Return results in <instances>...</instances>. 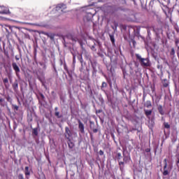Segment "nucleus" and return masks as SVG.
I'll use <instances>...</instances> for the list:
<instances>
[{
	"instance_id": "30",
	"label": "nucleus",
	"mask_w": 179,
	"mask_h": 179,
	"mask_svg": "<svg viewBox=\"0 0 179 179\" xmlns=\"http://www.w3.org/2000/svg\"><path fill=\"white\" fill-rule=\"evenodd\" d=\"M103 87H107V83L106 82L102 83L101 89H103Z\"/></svg>"
},
{
	"instance_id": "47",
	"label": "nucleus",
	"mask_w": 179,
	"mask_h": 179,
	"mask_svg": "<svg viewBox=\"0 0 179 179\" xmlns=\"http://www.w3.org/2000/svg\"><path fill=\"white\" fill-rule=\"evenodd\" d=\"M35 55H36V52H35Z\"/></svg>"
},
{
	"instance_id": "40",
	"label": "nucleus",
	"mask_w": 179,
	"mask_h": 179,
	"mask_svg": "<svg viewBox=\"0 0 179 179\" xmlns=\"http://www.w3.org/2000/svg\"><path fill=\"white\" fill-rule=\"evenodd\" d=\"M145 152L146 153H149V152H150V148H146Z\"/></svg>"
},
{
	"instance_id": "31",
	"label": "nucleus",
	"mask_w": 179,
	"mask_h": 179,
	"mask_svg": "<svg viewBox=\"0 0 179 179\" xmlns=\"http://www.w3.org/2000/svg\"><path fill=\"white\" fill-rule=\"evenodd\" d=\"M132 43L133 47H135V45L136 44V41L135 40H131L130 42V44Z\"/></svg>"
},
{
	"instance_id": "3",
	"label": "nucleus",
	"mask_w": 179,
	"mask_h": 179,
	"mask_svg": "<svg viewBox=\"0 0 179 179\" xmlns=\"http://www.w3.org/2000/svg\"><path fill=\"white\" fill-rule=\"evenodd\" d=\"M72 131H71V129L69 127H65V132H64V136L65 138L69 141V142H71V138H72Z\"/></svg>"
},
{
	"instance_id": "12",
	"label": "nucleus",
	"mask_w": 179,
	"mask_h": 179,
	"mask_svg": "<svg viewBox=\"0 0 179 179\" xmlns=\"http://www.w3.org/2000/svg\"><path fill=\"white\" fill-rule=\"evenodd\" d=\"M18 87H19V84L17 83V80H15L13 84V90H15V92H16V90H17Z\"/></svg>"
},
{
	"instance_id": "38",
	"label": "nucleus",
	"mask_w": 179,
	"mask_h": 179,
	"mask_svg": "<svg viewBox=\"0 0 179 179\" xmlns=\"http://www.w3.org/2000/svg\"><path fill=\"white\" fill-rule=\"evenodd\" d=\"M99 155H100V156H103V155H104V152L103 150H100Z\"/></svg>"
},
{
	"instance_id": "21",
	"label": "nucleus",
	"mask_w": 179,
	"mask_h": 179,
	"mask_svg": "<svg viewBox=\"0 0 179 179\" xmlns=\"http://www.w3.org/2000/svg\"><path fill=\"white\" fill-rule=\"evenodd\" d=\"M6 13V11H5V7L0 6V14L3 15Z\"/></svg>"
},
{
	"instance_id": "36",
	"label": "nucleus",
	"mask_w": 179,
	"mask_h": 179,
	"mask_svg": "<svg viewBox=\"0 0 179 179\" xmlns=\"http://www.w3.org/2000/svg\"><path fill=\"white\" fill-rule=\"evenodd\" d=\"M110 41L114 43L115 41V39H114V36H110Z\"/></svg>"
},
{
	"instance_id": "5",
	"label": "nucleus",
	"mask_w": 179,
	"mask_h": 179,
	"mask_svg": "<svg viewBox=\"0 0 179 179\" xmlns=\"http://www.w3.org/2000/svg\"><path fill=\"white\" fill-rule=\"evenodd\" d=\"M131 161V156L129 155H125V151H123V163L124 164H127V163H129Z\"/></svg>"
},
{
	"instance_id": "8",
	"label": "nucleus",
	"mask_w": 179,
	"mask_h": 179,
	"mask_svg": "<svg viewBox=\"0 0 179 179\" xmlns=\"http://www.w3.org/2000/svg\"><path fill=\"white\" fill-rule=\"evenodd\" d=\"M78 129L81 134H85V124L82 123V121L80 120H78Z\"/></svg>"
},
{
	"instance_id": "41",
	"label": "nucleus",
	"mask_w": 179,
	"mask_h": 179,
	"mask_svg": "<svg viewBox=\"0 0 179 179\" xmlns=\"http://www.w3.org/2000/svg\"><path fill=\"white\" fill-rule=\"evenodd\" d=\"M28 120L29 121V122H31V121H33V117H29V119H28Z\"/></svg>"
},
{
	"instance_id": "29",
	"label": "nucleus",
	"mask_w": 179,
	"mask_h": 179,
	"mask_svg": "<svg viewBox=\"0 0 179 179\" xmlns=\"http://www.w3.org/2000/svg\"><path fill=\"white\" fill-rule=\"evenodd\" d=\"M4 30H6V31L7 33H9V30H10V26H6V27H4Z\"/></svg>"
},
{
	"instance_id": "22",
	"label": "nucleus",
	"mask_w": 179,
	"mask_h": 179,
	"mask_svg": "<svg viewBox=\"0 0 179 179\" xmlns=\"http://www.w3.org/2000/svg\"><path fill=\"white\" fill-rule=\"evenodd\" d=\"M113 24H114V26H111L112 29L113 30H117V27H118V22L114 21Z\"/></svg>"
},
{
	"instance_id": "9",
	"label": "nucleus",
	"mask_w": 179,
	"mask_h": 179,
	"mask_svg": "<svg viewBox=\"0 0 179 179\" xmlns=\"http://www.w3.org/2000/svg\"><path fill=\"white\" fill-rule=\"evenodd\" d=\"M108 9L110 13H115V12H118L120 8L116 7L115 6H108Z\"/></svg>"
},
{
	"instance_id": "2",
	"label": "nucleus",
	"mask_w": 179,
	"mask_h": 179,
	"mask_svg": "<svg viewBox=\"0 0 179 179\" xmlns=\"http://www.w3.org/2000/svg\"><path fill=\"white\" fill-rule=\"evenodd\" d=\"M115 158L117 159V162L119 163L120 171H122L124 170V162L121 161V159H122V155L120 152H117Z\"/></svg>"
},
{
	"instance_id": "26",
	"label": "nucleus",
	"mask_w": 179,
	"mask_h": 179,
	"mask_svg": "<svg viewBox=\"0 0 179 179\" xmlns=\"http://www.w3.org/2000/svg\"><path fill=\"white\" fill-rule=\"evenodd\" d=\"M164 128H166V129H170V124H169L168 122H164Z\"/></svg>"
},
{
	"instance_id": "11",
	"label": "nucleus",
	"mask_w": 179,
	"mask_h": 179,
	"mask_svg": "<svg viewBox=\"0 0 179 179\" xmlns=\"http://www.w3.org/2000/svg\"><path fill=\"white\" fill-rule=\"evenodd\" d=\"M0 106L1 107H5V106H8V102L5 101V99L0 98Z\"/></svg>"
},
{
	"instance_id": "18",
	"label": "nucleus",
	"mask_w": 179,
	"mask_h": 179,
	"mask_svg": "<svg viewBox=\"0 0 179 179\" xmlns=\"http://www.w3.org/2000/svg\"><path fill=\"white\" fill-rule=\"evenodd\" d=\"M162 84H163L164 87H169V81L167 80V79H164L162 80Z\"/></svg>"
},
{
	"instance_id": "24",
	"label": "nucleus",
	"mask_w": 179,
	"mask_h": 179,
	"mask_svg": "<svg viewBox=\"0 0 179 179\" xmlns=\"http://www.w3.org/2000/svg\"><path fill=\"white\" fill-rule=\"evenodd\" d=\"M145 107H147V108L152 107V102L150 101H147L145 103Z\"/></svg>"
},
{
	"instance_id": "1",
	"label": "nucleus",
	"mask_w": 179,
	"mask_h": 179,
	"mask_svg": "<svg viewBox=\"0 0 179 179\" xmlns=\"http://www.w3.org/2000/svg\"><path fill=\"white\" fill-rule=\"evenodd\" d=\"M136 57L143 68H148V66H150V61L148 58H142V57L138 54L136 55Z\"/></svg>"
},
{
	"instance_id": "13",
	"label": "nucleus",
	"mask_w": 179,
	"mask_h": 179,
	"mask_svg": "<svg viewBox=\"0 0 179 179\" xmlns=\"http://www.w3.org/2000/svg\"><path fill=\"white\" fill-rule=\"evenodd\" d=\"M55 110L56 111L55 113V117H57L58 118H62V115H59V112H58V107H55Z\"/></svg>"
},
{
	"instance_id": "16",
	"label": "nucleus",
	"mask_w": 179,
	"mask_h": 179,
	"mask_svg": "<svg viewBox=\"0 0 179 179\" xmlns=\"http://www.w3.org/2000/svg\"><path fill=\"white\" fill-rule=\"evenodd\" d=\"M24 174H25L27 178L29 179V177H27V176H30V171H29V166L25 167Z\"/></svg>"
},
{
	"instance_id": "7",
	"label": "nucleus",
	"mask_w": 179,
	"mask_h": 179,
	"mask_svg": "<svg viewBox=\"0 0 179 179\" xmlns=\"http://www.w3.org/2000/svg\"><path fill=\"white\" fill-rule=\"evenodd\" d=\"M164 166L163 176H169V172L167 170V159H164Z\"/></svg>"
},
{
	"instance_id": "17",
	"label": "nucleus",
	"mask_w": 179,
	"mask_h": 179,
	"mask_svg": "<svg viewBox=\"0 0 179 179\" xmlns=\"http://www.w3.org/2000/svg\"><path fill=\"white\" fill-rule=\"evenodd\" d=\"M69 149H73L75 144L71 141V140L68 141L67 142Z\"/></svg>"
},
{
	"instance_id": "32",
	"label": "nucleus",
	"mask_w": 179,
	"mask_h": 179,
	"mask_svg": "<svg viewBox=\"0 0 179 179\" xmlns=\"http://www.w3.org/2000/svg\"><path fill=\"white\" fill-rule=\"evenodd\" d=\"M78 61H80V62L82 65L83 64V57L82 56V55H80V59Z\"/></svg>"
},
{
	"instance_id": "45",
	"label": "nucleus",
	"mask_w": 179,
	"mask_h": 179,
	"mask_svg": "<svg viewBox=\"0 0 179 179\" xmlns=\"http://www.w3.org/2000/svg\"><path fill=\"white\" fill-rule=\"evenodd\" d=\"M177 164H179V158H178Z\"/></svg>"
},
{
	"instance_id": "23",
	"label": "nucleus",
	"mask_w": 179,
	"mask_h": 179,
	"mask_svg": "<svg viewBox=\"0 0 179 179\" xmlns=\"http://www.w3.org/2000/svg\"><path fill=\"white\" fill-rule=\"evenodd\" d=\"M71 54L73 55V64L75 65L76 64V55L73 52H71Z\"/></svg>"
},
{
	"instance_id": "6",
	"label": "nucleus",
	"mask_w": 179,
	"mask_h": 179,
	"mask_svg": "<svg viewBox=\"0 0 179 179\" xmlns=\"http://www.w3.org/2000/svg\"><path fill=\"white\" fill-rule=\"evenodd\" d=\"M66 8V5L64 4V3H60L58 4L56 6V10L59 11L61 10V12H65V9Z\"/></svg>"
},
{
	"instance_id": "34",
	"label": "nucleus",
	"mask_w": 179,
	"mask_h": 179,
	"mask_svg": "<svg viewBox=\"0 0 179 179\" xmlns=\"http://www.w3.org/2000/svg\"><path fill=\"white\" fill-rule=\"evenodd\" d=\"M178 43H179V40L178 39H176L175 40V44L176 45V47H178Z\"/></svg>"
},
{
	"instance_id": "44",
	"label": "nucleus",
	"mask_w": 179,
	"mask_h": 179,
	"mask_svg": "<svg viewBox=\"0 0 179 179\" xmlns=\"http://www.w3.org/2000/svg\"><path fill=\"white\" fill-rule=\"evenodd\" d=\"M71 40H72L73 41H76V39H75V38H72Z\"/></svg>"
},
{
	"instance_id": "15",
	"label": "nucleus",
	"mask_w": 179,
	"mask_h": 179,
	"mask_svg": "<svg viewBox=\"0 0 179 179\" xmlns=\"http://www.w3.org/2000/svg\"><path fill=\"white\" fill-rule=\"evenodd\" d=\"M145 115L147 117H150L152 115V110H144Z\"/></svg>"
},
{
	"instance_id": "14",
	"label": "nucleus",
	"mask_w": 179,
	"mask_h": 179,
	"mask_svg": "<svg viewBox=\"0 0 179 179\" xmlns=\"http://www.w3.org/2000/svg\"><path fill=\"white\" fill-rule=\"evenodd\" d=\"M158 111L161 115H164V111H163V106L162 105L158 106Z\"/></svg>"
},
{
	"instance_id": "28",
	"label": "nucleus",
	"mask_w": 179,
	"mask_h": 179,
	"mask_svg": "<svg viewBox=\"0 0 179 179\" xmlns=\"http://www.w3.org/2000/svg\"><path fill=\"white\" fill-rule=\"evenodd\" d=\"M3 83H4V85L9 83V80L8 79V78L3 79Z\"/></svg>"
},
{
	"instance_id": "27",
	"label": "nucleus",
	"mask_w": 179,
	"mask_h": 179,
	"mask_svg": "<svg viewBox=\"0 0 179 179\" xmlns=\"http://www.w3.org/2000/svg\"><path fill=\"white\" fill-rule=\"evenodd\" d=\"M6 99L7 100V101H8V103H12V98L9 95L6 96Z\"/></svg>"
},
{
	"instance_id": "42",
	"label": "nucleus",
	"mask_w": 179,
	"mask_h": 179,
	"mask_svg": "<svg viewBox=\"0 0 179 179\" xmlns=\"http://www.w3.org/2000/svg\"><path fill=\"white\" fill-rule=\"evenodd\" d=\"M15 59H16V61H19V57H17V56H15Z\"/></svg>"
},
{
	"instance_id": "46",
	"label": "nucleus",
	"mask_w": 179,
	"mask_h": 179,
	"mask_svg": "<svg viewBox=\"0 0 179 179\" xmlns=\"http://www.w3.org/2000/svg\"><path fill=\"white\" fill-rule=\"evenodd\" d=\"M178 50H179V46H178Z\"/></svg>"
},
{
	"instance_id": "20",
	"label": "nucleus",
	"mask_w": 179,
	"mask_h": 179,
	"mask_svg": "<svg viewBox=\"0 0 179 179\" xmlns=\"http://www.w3.org/2000/svg\"><path fill=\"white\" fill-rule=\"evenodd\" d=\"M32 135H35V136H37V135H38V128L33 129Z\"/></svg>"
},
{
	"instance_id": "4",
	"label": "nucleus",
	"mask_w": 179,
	"mask_h": 179,
	"mask_svg": "<svg viewBox=\"0 0 179 179\" xmlns=\"http://www.w3.org/2000/svg\"><path fill=\"white\" fill-rule=\"evenodd\" d=\"M12 66L15 72L16 76L20 78V74H19L20 73V69L19 68V66H17V64L15 62H13Z\"/></svg>"
},
{
	"instance_id": "35",
	"label": "nucleus",
	"mask_w": 179,
	"mask_h": 179,
	"mask_svg": "<svg viewBox=\"0 0 179 179\" xmlns=\"http://www.w3.org/2000/svg\"><path fill=\"white\" fill-rule=\"evenodd\" d=\"M91 50L92 51H97V50L96 49V47L94 46V45L91 47Z\"/></svg>"
},
{
	"instance_id": "37",
	"label": "nucleus",
	"mask_w": 179,
	"mask_h": 179,
	"mask_svg": "<svg viewBox=\"0 0 179 179\" xmlns=\"http://www.w3.org/2000/svg\"><path fill=\"white\" fill-rule=\"evenodd\" d=\"M92 131L94 132V134H97V132H99V129H92Z\"/></svg>"
},
{
	"instance_id": "19",
	"label": "nucleus",
	"mask_w": 179,
	"mask_h": 179,
	"mask_svg": "<svg viewBox=\"0 0 179 179\" xmlns=\"http://www.w3.org/2000/svg\"><path fill=\"white\" fill-rule=\"evenodd\" d=\"M170 55H171V57H173V58H174V57H176V50L174 49V48H172L171 49Z\"/></svg>"
},
{
	"instance_id": "43",
	"label": "nucleus",
	"mask_w": 179,
	"mask_h": 179,
	"mask_svg": "<svg viewBox=\"0 0 179 179\" xmlns=\"http://www.w3.org/2000/svg\"><path fill=\"white\" fill-rule=\"evenodd\" d=\"M78 60L80 59V55H79L78 56Z\"/></svg>"
},
{
	"instance_id": "33",
	"label": "nucleus",
	"mask_w": 179,
	"mask_h": 179,
	"mask_svg": "<svg viewBox=\"0 0 179 179\" xmlns=\"http://www.w3.org/2000/svg\"><path fill=\"white\" fill-rule=\"evenodd\" d=\"M14 110H16V111H17L19 110V106H16V105H13V106Z\"/></svg>"
},
{
	"instance_id": "25",
	"label": "nucleus",
	"mask_w": 179,
	"mask_h": 179,
	"mask_svg": "<svg viewBox=\"0 0 179 179\" xmlns=\"http://www.w3.org/2000/svg\"><path fill=\"white\" fill-rule=\"evenodd\" d=\"M45 35L48 36V37H49L50 40H54V34H50L48 33H45Z\"/></svg>"
},
{
	"instance_id": "39",
	"label": "nucleus",
	"mask_w": 179,
	"mask_h": 179,
	"mask_svg": "<svg viewBox=\"0 0 179 179\" xmlns=\"http://www.w3.org/2000/svg\"><path fill=\"white\" fill-rule=\"evenodd\" d=\"M40 96H41V99H42L43 100H44V99H45V96H44V94H40Z\"/></svg>"
},
{
	"instance_id": "10",
	"label": "nucleus",
	"mask_w": 179,
	"mask_h": 179,
	"mask_svg": "<svg viewBox=\"0 0 179 179\" xmlns=\"http://www.w3.org/2000/svg\"><path fill=\"white\" fill-rule=\"evenodd\" d=\"M64 71H66V73H68L69 76H70V78H72V74H71V72H69V69H68L66 62L64 63Z\"/></svg>"
}]
</instances>
